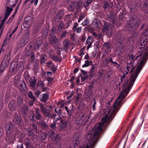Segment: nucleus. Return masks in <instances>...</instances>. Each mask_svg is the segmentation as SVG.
<instances>
[{
    "label": "nucleus",
    "instance_id": "1",
    "mask_svg": "<svg viewBox=\"0 0 148 148\" xmlns=\"http://www.w3.org/2000/svg\"><path fill=\"white\" fill-rule=\"evenodd\" d=\"M104 126L105 125L102 122H100L96 124L94 128L95 132H89L85 136L86 141H88L87 142L89 143V145L88 144H84L82 148H86V147L93 148L98 139L99 135L103 130V126Z\"/></svg>",
    "mask_w": 148,
    "mask_h": 148
},
{
    "label": "nucleus",
    "instance_id": "2",
    "mask_svg": "<svg viewBox=\"0 0 148 148\" xmlns=\"http://www.w3.org/2000/svg\"><path fill=\"white\" fill-rule=\"evenodd\" d=\"M145 63L142 61H140L139 64L137 66L136 71L133 72L130 77V78L129 80L128 85L127 88H126V86L127 85L128 80L125 82L123 85L124 88L123 89V91L121 92L123 93V95H122V99L125 98L128 93L131 89L133 86L135 81L138 75L141 70L142 69Z\"/></svg>",
    "mask_w": 148,
    "mask_h": 148
},
{
    "label": "nucleus",
    "instance_id": "3",
    "mask_svg": "<svg viewBox=\"0 0 148 148\" xmlns=\"http://www.w3.org/2000/svg\"><path fill=\"white\" fill-rule=\"evenodd\" d=\"M118 106H117V102L115 101L114 104L113 105V110L112 112L109 111L108 112V114L106 115L105 117H104L101 119V122L104 124V123H108L111 118H112V119H113L116 114H115L113 116L114 113L116 112Z\"/></svg>",
    "mask_w": 148,
    "mask_h": 148
},
{
    "label": "nucleus",
    "instance_id": "4",
    "mask_svg": "<svg viewBox=\"0 0 148 148\" xmlns=\"http://www.w3.org/2000/svg\"><path fill=\"white\" fill-rule=\"evenodd\" d=\"M140 20L136 16H132L130 18V19L127 21V27L129 30L130 31L134 27H136L139 24Z\"/></svg>",
    "mask_w": 148,
    "mask_h": 148
},
{
    "label": "nucleus",
    "instance_id": "5",
    "mask_svg": "<svg viewBox=\"0 0 148 148\" xmlns=\"http://www.w3.org/2000/svg\"><path fill=\"white\" fill-rule=\"evenodd\" d=\"M35 113L33 112L29 114V117L31 120L33 122H35L36 120L35 118L37 120H40L41 119L42 116L40 112V110L38 108H36L34 109Z\"/></svg>",
    "mask_w": 148,
    "mask_h": 148
},
{
    "label": "nucleus",
    "instance_id": "6",
    "mask_svg": "<svg viewBox=\"0 0 148 148\" xmlns=\"http://www.w3.org/2000/svg\"><path fill=\"white\" fill-rule=\"evenodd\" d=\"M39 106L42 113L45 117H48L49 118H52L54 116V115L52 114L50 110L45 107L43 104L40 103L39 104Z\"/></svg>",
    "mask_w": 148,
    "mask_h": 148
},
{
    "label": "nucleus",
    "instance_id": "7",
    "mask_svg": "<svg viewBox=\"0 0 148 148\" xmlns=\"http://www.w3.org/2000/svg\"><path fill=\"white\" fill-rule=\"evenodd\" d=\"M82 4L81 0H78L77 2H72L69 6L68 9L71 11H73L75 9L77 10L80 8Z\"/></svg>",
    "mask_w": 148,
    "mask_h": 148
},
{
    "label": "nucleus",
    "instance_id": "8",
    "mask_svg": "<svg viewBox=\"0 0 148 148\" xmlns=\"http://www.w3.org/2000/svg\"><path fill=\"white\" fill-rule=\"evenodd\" d=\"M29 32H27L21 38L20 43L21 46H23L26 45L29 41Z\"/></svg>",
    "mask_w": 148,
    "mask_h": 148
},
{
    "label": "nucleus",
    "instance_id": "9",
    "mask_svg": "<svg viewBox=\"0 0 148 148\" xmlns=\"http://www.w3.org/2000/svg\"><path fill=\"white\" fill-rule=\"evenodd\" d=\"M13 121L16 124L18 125L21 124L23 123L22 118L20 115L18 114L17 113L15 112L13 117Z\"/></svg>",
    "mask_w": 148,
    "mask_h": 148
},
{
    "label": "nucleus",
    "instance_id": "10",
    "mask_svg": "<svg viewBox=\"0 0 148 148\" xmlns=\"http://www.w3.org/2000/svg\"><path fill=\"white\" fill-rule=\"evenodd\" d=\"M107 19L112 22L113 25L116 24L117 20L113 12H111L109 14H107L106 16Z\"/></svg>",
    "mask_w": 148,
    "mask_h": 148
},
{
    "label": "nucleus",
    "instance_id": "11",
    "mask_svg": "<svg viewBox=\"0 0 148 148\" xmlns=\"http://www.w3.org/2000/svg\"><path fill=\"white\" fill-rule=\"evenodd\" d=\"M140 55L141 57L140 61H142L143 62L145 63L146 60L148 58V47L142 52V53L140 54Z\"/></svg>",
    "mask_w": 148,
    "mask_h": 148
},
{
    "label": "nucleus",
    "instance_id": "12",
    "mask_svg": "<svg viewBox=\"0 0 148 148\" xmlns=\"http://www.w3.org/2000/svg\"><path fill=\"white\" fill-rule=\"evenodd\" d=\"M140 55L141 57L140 61H142L143 62L145 63L146 60L148 58V47L142 52V53L140 54Z\"/></svg>",
    "mask_w": 148,
    "mask_h": 148
},
{
    "label": "nucleus",
    "instance_id": "13",
    "mask_svg": "<svg viewBox=\"0 0 148 148\" xmlns=\"http://www.w3.org/2000/svg\"><path fill=\"white\" fill-rule=\"evenodd\" d=\"M18 66V64L17 62H12L10 65V71L12 73L15 72L17 69Z\"/></svg>",
    "mask_w": 148,
    "mask_h": 148
},
{
    "label": "nucleus",
    "instance_id": "14",
    "mask_svg": "<svg viewBox=\"0 0 148 148\" xmlns=\"http://www.w3.org/2000/svg\"><path fill=\"white\" fill-rule=\"evenodd\" d=\"M6 128L7 134H10L12 133L13 131L15 130L16 127L12 124L9 123L7 125Z\"/></svg>",
    "mask_w": 148,
    "mask_h": 148
},
{
    "label": "nucleus",
    "instance_id": "15",
    "mask_svg": "<svg viewBox=\"0 0 148 148\" xmlns=\"http://www.w3.org/2000/svg\"><path fill=\"white\" fill-rule=\"evenodd\" d=\"M24 144L25 145L26 148H34L33 144L29 139L26 138L24 140Z\"/></svg>",
    "mask_w": 148,
    "mask_h": 148
},
{
    "label": "nucleus",
    "instance_id": "16",
    "mask_svg": "<svg viewBox=\"0 0 148 148\" xmlns=\"http://www.w3.org/2000/svg\"><path fill=\"white\" fill-rule=\"evenodd\" d=\"M47 66L49 68L51 69V71L53 73H55L56 71V66L53 64L52 61H50L46 63Z\"/></svg>",
    "mask_w": 148,
    "mask_h": 148
},
{
    "label": "nucleus",
    "instance_id": "17",
    "mask_svg": "<svg viewBox=\"0 0 148 148\" xmlns=\"http://www.w3.org/2000/svg\"><path fill=\"white\" fill-rule=\"evenodd\" d=\"M15 138V137L13 136L12 133H11L7 134L5 138V140L9 143H13Z\"/></svg>",
    "mask_w": 148,
    "mask_h": 148
},
{
    "label": "nucleus",
    "instance_id": "18",
    "mask_svg": "<svg viewBox=\"0 0 148 148\" xmlns=\"http://www.w3.org/2000/svg\"><path fill=\"white\" fill-rule=\"evenodd\" d=\"M103 8L105 10L106 9L111 8L113 6V3L110 2H109L107 1H104L103 3Z\"/></svg>",
    "mask_w": 148,
    "mask_h": 148
},
{
    "label": "nucleus",
    "instance_id": "19",
    "mask_svg": "<svg viewBox=\"0 0 148 148\" xmlns=\"http://www.w3.org/2000/svg\"><path fill=\"white\" fill-rule=\"evenodd\" d=\"M110 27V24L108 22L104 21L102 27V31L103 32L106 34L107 33L109 30Z\"/></svg>",
    "mask_w": 148,
    "mask_h": 148
},
{
    "label": "nucleus",
    "instance_id": "20",
    "mask_svg": "<svg viewBox=\"0 0 148 148\" xmlns=\"http://www.w3.org/2000/svg\"><path fill=\"white\" fill-rule=\"evenodd\" d=\"M43 43V41L42 40L40 39L37 40L35 43L34 46V48L35 50H38L39 48L42 45Z\"/></svg>",
    "mask_w": 148,
    "mask_h": 148
},
{
    "label": "nucleus",
    "instance_id": "21",
    "mask_svg": "<svg viewBox=\"0 0 148 148\" xmlns=\"http://www.w3.org/2000/svg\"><path fill=\"white\" fill-rule=\"evenodd\" d=\"M141 44L139 47V48L140 49L142 48H145V47L146 46L147 43L148 42V39H147L146 38H143L141 40Z\"/></svg>",
    "mask_w": 148,
    "mask_h": 148
},
{
    "label": "nucleus",
    "instance_id": "22",
    "mask_svg": "<svg viewBox=\"0 0 148 148\" xmlns=\"http://www.w3.org/2000/svg\"><path fill=\"white\" fill-rule=\"evenodd\" d=\"M50 43L52 45H57L58 43V39L55 36L51 37L49 39Z\"/></svg>",
    "mask_w": 148,
    "mask_h": 148
},
{
    "label": "nucleus",
    "instance_id": "23",
    "mask_svg": "<svg viewBox=\"0 0 148 148\" xmlns=\"http://www.w3.org/2000/svg\"><path fill=\"white\" fill-rule=\"evenodd\" d=\"M80 135L78 134H77L75 133L73 136L74 140L75 142V144L76 145H77L79 143L80 140Z\"/></svg>",
    "mask_w": 148,
    "mask_h": 148
},
{
    "label": "nucleus",
    "instance_id": "24",
    "mask_svg": "<svg viewBox=\"0 0 148 148\" xmlns=\"http://www.w3.org/2000/svg\"><path fill=\"white\" fill-rule=\"evenodd\" d=\"M80 119L82 123V125H84L85 123H87V115L84 114H81L80 115Z\"/></svg>",
    "mask_w": 148,
    "mask_h": 148
},
{
    "label": "nucleus",
    "instance_id": "25",
    "mask_svg": "<svg viewBox=\"0 0 148 148\" xmlns=\"http://www.w3.org/2000/svg\"><path fill=\"white\" fill-rule=\"evenodd\" d=\"M44 83L43 82H39L37 84V87L41 89L43 92L45 91L47 89V88L44 87Z\"/></svg>",
    "mask_w": 148,
    "mask_h": 148
},
{
    "label": "nucleus",
    "instance_id": "26",
    "mask_svg": "<svg viewBox=\"0 0 148 148\" xmlns=\"http://www.w3.org/2000/svg\"><path fill=\"white\" fill-rule=\"evenodd\" d=\"M40 98L41 101L45 103L49 99V95L47 93L42 94Z\"/></svg>",
    "mask_w": 148,
    "mask_h": 148
},
{
    "label": "nucleus",
    "instance_id": "27",
    "mask_svg": "<svg viewBox=\"0 0 148 148\" xmlns=\"http://www.w3.org/2000/svg\"><path fill=\"white\" fill-rule=\"evenodd\" d=\"M9 62L8 60H3L1 64V66L3 69H5L8 66Z\"/></svg>",
    "mask_w": 148,
    "mask_h": 148
},
{
    "label": "nucleus",
    "instance_id": "28",
    "mask_svg": "<svg viewBox=\"0 0 148 148\" xmlns=\"http://www.w3.org/2000/svg\"><path fill=\"white\" fill-rule=\"evenodd\" d=\"M60 121V123L61 124V126L62 128H64L66 127L67 124L66 122L62 120L60 118H58L56 120H55V121Z\"/></svg>",
    "mask_w": 148,
    "mask_h": 148
},
{
    "label": "nucleus",
    "instance_id": "29",
    "mask_svg": "<svg viewBox=\"0 0 148 148\" xmlns=\"http://www.w3.org/2000/svg\"><path fill=\"white\" fill-rule=\"evenodd\" d=\"M64 14V12L62 10L59 11L57 13L56 17L55 19H60L62 18Z\"/></svg>",
    "mask_w": 148,
    "mask_h": 148
},
{
    "label": "nucleus",
    "instance_id": "30",
    "mask_svg": "<svg viewBox=\"0 0 148 148\" xmlns=\"http://www.w3.org/2000/svg\"><path fill=\"white\" fill-rule=\"evenodd\" d=\"M30 85L32 88L35 87L36 83V80L34 77L31 78L30 80L29 81Z\"/></svg>",
    "mask_w": 148,
    "mask_h": 148
},
{
    "label": "nucleus",
    "instance_id": "31",
    "mask_svg": "<svg viewBox=\"0 0 148 148\" xmlns=\"http://www.w3.org/2000/svg\"><path fill=\"white\" fill-rule=\"evenodd\" d=\"M108 64L110 62L114 64L116 66H117L118 67H119L120 66L119 64H118L116 62L113 61L112 58L109 56H108Z\"/></svg>",
    "mask_w": 148,
    "mask_h": 148
},
{
    "label": "nucleus",
    "instance_id": "32",
    "mask_svg": "<svg viewBox=\"0 0 148 148\" xmlns=\"http://www.w3.org/2000/svg\"><path fill=\"white\" fill-rule=\"evenodd\" d=\"M47 60V56L45 55H42L40 57V63L41 64H44Z\"/></svg>",
    "mask_w": 148,
    "mask_h": 148
},
{
    "label": "nucleus",
    "instance_id": "33",
    "mask_svg": "<svg viewBox=\"0 0 148 148\" xmlns=\"http://www.w3.org/2000/svg\"><path fill=\"white\" fill-rule=\"evenodd\" d=\"M13 10V9L12 8H10L9 6H7L5 16L8 17Z\"/></svg>",
    "mask_w": 148,
    "mask_h": 148
},
{
    "label": "nucleus",
    "instance_id": "34",
    "mask_svg": "<svg viewBox=\"0 0 148 148\" xmlns=\"http://www.w3.org/2000/svg\"><path fill=\"white\" fill-rule=\"evenodd\" d=\"M13 136L15 137V138H18V135L20 134V132L19 131L16 127L15 130H14L12 132V133Z\"/></svg>",
    "mask_w": 148,
    "mask_h": 148
},
{
    "label": "nucleus",
    "instance_id": "35",
    "mask_svg": "<svg viewBox=\"0 0 148 148\" xmlns=\"http://www.w3.org/2000/svg\"><path fill=\"white\" fill-rule=\"evenodd\" d=\"M18 0H8L7 5L9 6H12L14 3H17Z\"/></svg>",
    "mask_w": 148,
    "mask_h": 148
},
{
    "label": "nucleus",
    "instance_id": "36",
    "mask_svg": "<svg viewBox=\"0 0 148 148\" xmlns=\"http://www.w3.org/2000/svg\"><path fill=\"white\" fill-rule=\"evenodd\" d=\"M29 109L28 106H23L21 110L22 113L23 114L27 115V111Z\"/></svg>",
    "mask_w": 148,
    "mask_h": 148
},
{
    "label": "nucleus",
    "instance_id": "37",
    "mask_svg": "<svg viewBox=\"0 0 148 148\" xmlns=\"http://www.w3.org/2000/svg\"><path fill=\"white\" fill-rule=\"evenodd\" d=\"M51 58L56 62H60L61 60L60 58L54 55H52L51 56Z\"/></svg>",
    "mask_w": 148,
    "mask_h": 148
},
{
    "label": "nucleus",
    "instance_id": "38",
    "mask_svg": "<svg viewBox=\"0 0 148 148\" xmlns=\"http://www.w3.org/2000/svg\"><path fill=\"white\" fill-rule=\"evenodd\" d=\"M114 7L116 8L117 12H118L121 8V3H118L117 4H116L114 5Z\"/></svg>",
    "mask_w": 148,
    "mask_h": 148
},
{
    "label": "nucleus",
    "instance_id": "39",
    "mask_svg": "<svg viewBox=\"0 0 148 148\" xmlns=\"http://www.w3.org/2000/svg\"><path fill=\"white\" fill-rule=\"evenodd\" d=\"M122 95L123 92H121L119 96L118 97L117 100L116 101L117 102V106L119 105L120 103L123 99H122V98L121 99Z\"/></svg>",
    "mask_w": 148,
    "mask_h": 148
},
{
    "label": "nucleus",
    "instance_id": "40",
    "mask_svg": "<svg viewBox=\"0 0 148 148\" xmlns=\"http://www.w3.org/2000/svg\"><path fill=\"white\" fill-rule=\"evenodd\" d=\"M63 25L62 23L60 22L58 26V30L59 32H61L63 29H65V27H63Z\"/></svg>",
    "mask_w": 148,
    "mask_h": 148
},
{
    "label": "nucleus",
    "instance_id": "41",
    "mask_svg": "<svg viewBox=\"0 0 148 148\" xmlns=\"http://www.w3.org/2000/svg\"><path fill=\"white\" fill-rule=\"evenodd\" d=\"M129 8L132 12H134L136 8V5L135 3H132L129 5Z\"/></svg>",
    "mask_w": 148,
    "mask_h": 148
},
{
    "label": "nucleus",
    "instance_id": "42",
    "mask_svg": "<svg viewBox=\"0 0 148 148\" xmlns=\"http://www.w3.org/2000/svg\"><path fill=\"white\" fill-rule=\"evenodd\" d=\"M27 134L29 136H33L34 135V133L32 130L28 128L27 129Z\"/></svg>",
    "mask_w": 148,
    "mask_h": 148
},
{
    "label": "nucleus",
    "instance_id": "43",
    "mask_svg": "<svg viewBox=\"0 0 148 148\" xmlns=\"http://www.w3.org/2000/svg\"><path fill=\"white\" fill-rule=\"evenodd\" d=\"M116 37L118 40H124L123 38L122 37V34L120 32H119L116 34Z\"/></svg>",
    "mask_w": 148,
    "mask_h": 148
},
{
    "label": "nucleus",
    "instance_id": "44",
    "mask_svg": "<svg viewBox=\"0 0 148 148\" xmlns=\"http://www.w3.org/2000/svg\"><path fill=\"white\" fill-rule=\"evenodd\" d=\"M51 138L52 139L56 135V134L53 130H50L48 132Z\"/></svg>",
    "mask_w": 148,
    "mask_h": 148
},
{
    "label": "nucleus",
    "instance_id": "45",
    "mask_svg": "<svg viewBox=\"0 0 148 148\" xmlns=\"http://www.w3.org/2000/svg\"><path fill=\"white\" fill-rule=\"evenodd\" d=\"M110 46L111 44L109 42L105 43L103 45V47L108 51L110 49Z\"/></svg>",
    "mask_w": 148,
    "mask_h": 148
},
{
    "label": "nucleus",
    "instance_id": "46",
    "mask_svg": "<svg viewBox=\"0 0 148 148\" xmlns=\"http://www.w3.org/2000/svg\"><path fill=\"white\" fill-rule=\"evenodd\" d=\"M28 95L29 98L32 99L33 101L36 100V98L35 97L33 96L32 92L31 91L29 92L28 93Z\"/></svg>",
    "mask_w": 148,
    "mask_h": 148
},
{
    "label": "nucleus",
    "instance_id": "47",
    "mask_svg": "<svg viewBox=\"0 0 148 148\" xmlns=\"http://www.w3.org/2000/svg\"><path fill=\"white\" fill-rule=\"evenodd\" d=\"M61 136L59 134H56L52 139L54 141H58L60 138Z\"/></svg>",
    "mask_w": 148,
    "mask_h": 148
},
{
    "label": "nucleus",
    "instance_id": "48",
    "mask_svg": "<svg viewBox=\"0 0 148 148\" xmlns=\"http://www.w3.org/2000/svg\"><path fill=\"white\" fill-rule=\"evenodd\" d=\"M20 76L19 75H17L14 78V83L16 84L19 83V79L20 78Z\"/></svg>",
    "mask_w": 148,
    "mask_h": 148
},
{
    "label": "nucleus",
    "instance_id": "49",
    "mask_svg": "<svg viewBox=\"0 0 148 148\" xmlns=\"http://www.w3.org/2000/svg\"><path fill=\"white\" fill-rule=\"evenodd\" d=\"M93 38L92 36H88L87 39L86 41V44H88L89 43H91L92 42Z\"/></svg>",
    "mask_w": 148,
    "mask_h": 148
},
{
    "label": "nucleus",
    "instance_id": "50",
    "mask_svg": "<svg viewBox=\"0 0 148 148\" xmlns=\"http://www.w3.org/2000/svg\"><path fill=\"white\" fill-rule=\"evenodd\" d=\"M86 16V14L84 13H82L80 14V17L78 20V22H80V21L84 18Z\"/></svg>",
    "mask_w": 148,
    "mask_h": 148
},
{
    "label": "nucleus",
    "instance_id": "51",
    "mask_svg": "<svg viewBox=\"0 0 148 148\" xmlns=\"http://www.w3.org/2000/svg\"><path fill=\"white\" fill-rule=\"evenodd\" d=\"M17 103L18 106H20L22 102V99L20 97H19L17 98Z\"/></svg>",
    "mask_w": 148,
    "mask_h": 148
},
{
    "label": "nucleus",
    "instance_id": "52",
    "mask_svg": "<svg viewBox=\"0 0 148 148\" xmlns=\"http://www.w3.org/2000/svg\"><path fill=\"white\" fill-rule=\"evenodd\" d=\"M89 77L90 79H91L95 76V74L94 71L90 70L89 72Z\"/></svg>",
    "mask_w": 148,
    "mask_h": 148
},
{
    "label": "nucleus",
    "instance_id": "53",
    "mask_svg": "<svg viewBox=\"0 0 148 148\" xmlns=\"http://www.w3.org/2000/svg\"><path fill=\"white\" fill-rule=\"evenodd\" d=\"M90 65V62L88 60H86L85 61V64L82 65V67H87Z\"/></svg>",
    "mask_w": 148,
    "mask_h": 148
},
{
    "label": "nucleus",
    "instance_id": "54",
    "mask_svg": "<svg viewBox=\"0 0 148 148\" xmlns=\"http://www.w3.org/2000/svg\"><path fill=\"white\" fill-rule=\"evenodd\" d=\"M28 56L31 58V60L32 61H33L35 59V56H34V53L33 52H32L29 54Z\"/></svg>",
    "mask_w": 148,
    "mask_h": 148
},
{
    "label": "nucleus",
    "instance_id": "55",
    "mask_svg": "<svg viewBox=\"0 0 148 148\" xmlns=\"http://www.w3.org/2000/svg\"><path fill=\"white\" fill-rule=\"evenodd\" d=\"M89 23V19L87 18H86L84 22L82 23V25L83 26H85L88 24Z\"/></svg>",
    "mask_w": 148,
    "mask_h": 148
},
{
    "label": "nucleus",
    "instance_id": "56",
    "mask_svg": "<svg viewBox=\"0 0 148 148\" xmlns=\"http://www.w3.org/2000/svg\"><path fill=\"white\" fill-rule=\"evenodd\" d=\"M8 17L4 16L3 19L2 20L1 24H0V27H2L4 24L6 20L8 18Z\"/></svg>",
    "mask_w": 148,
    "mask_h": 148
},
{
    "label": "nucleus",
    "instance_id": "57",
    "mask_svg": "<svg viewBox=\"0 0 148 148\" xmlns=\"http://www.w3.org/2000/svg\"><path fill=\"white\" fill-rule=\"evenodd\" d=\"M92 0H86L84 4L85 7H87L92 2Z\"/></svg>",
    "mask_w": 148,
    "mask_h": 148
},
{
    "label": "nucleus",
    "instance_id": "58",
    "mask_svg": "<svg viewBox=\"0 0 148 148\" xmlns=\"http://www.w3.org/2000/svg\"><path fill=\"white\" fill-rule=\"evenodd\" d=\"M75 122L76 124L79 125H82V123L80 119H77L75 121Z\"/></svg>",
    "mask_w": 148,
    "mask_h": 148
},
{
    "label": "nucleus",
    "instance_id": "59",
    "mask_svg": "<svg viewBox=\"0 0 148 148\" xmlns=\"http://www.w3.org/2000/svg\"><path fill=\"white\" fill-rule=\"evenodd\" d=\"M63 44L64 45V47L66 49L68 47L69 44V41L67 39H66L63 42Z\"/></svg>",
    "mask_w": 148,
    "mask_h": 148
},
{
    "label": "nucleus",
    "instance_id": "60",
    "mask_svg": "<svg viewBox=\"0 0 148 148\" xmlns=\"http://www.w3.org/2000/svg\"><path fill=\"white\" fill-rule=\"evenodd\" d=\"M129 66H132V68L130 70V73H132L134 69H135V66H134L132 64V62H130L129 64H128Z\"/></svg>",
    "mask_w": 148,
    "mask_h": 148
},
{
    "label": "nucleus",
    "instance_id": "61",
    "mask_svg": "<svg viewBox=\"0 0 148 148\" xmlns=\"http://www.w3.org/2000/svg\"><path fill=\"white\" fill-rule=\"evenodd\" d=\"M40 125L41 127L44 128H47L48 127V125L46 124L45 123L43 122H41L40 123Z\"/></svg>",
    "mask_w": 148,
    "mask_h": 148
},
{
    "label": "nucleus",
    "instance_id": "62",
    "mask_svg": "<svg viewBox=\"0 0 148 148\" xmlns=\"http://www.w3.org/2000/svg\"><path fill=\"white\" fill-rule=\"evenodd\" d=\"M28 21L27 20H25L23 23V25L25 28H27L29 27Z\"/></svg>",
    "mask_w": 148,
    "mask_h": 148
},
{
    "label": "nucleus",
    "instance_id": "63",
    "mask_svg": "<svg viewBox=\"0 0 148 148\" xmlns=\"http://www.w3.org/2000/svg\"><path fill=\"white\" fill-rule=\"evenodd\" d=\"M86 28L89 32L91 33L92 32H93V31L94 30V29L93 28L89 26H87L86 27Z\"/></svg>",
    "mask_w": 148,
    "mask_h": 148
},
{
    "label": "nucleus",
    "instance_id": "64",
    "mask_svg": "<svg viewBox=\"0 0 148 148\" xmlns=\"http://www.w3.org/2000/svg\"><path fill=\"white\" fill-rule=\"evenodd\" d=\"M17 148H24L23 144L21 142H18L17 143Z\"/></svg>",
    "mask_w": 148,
    "mask_h": 148
}]
</instances>
